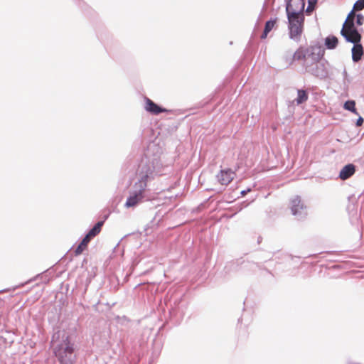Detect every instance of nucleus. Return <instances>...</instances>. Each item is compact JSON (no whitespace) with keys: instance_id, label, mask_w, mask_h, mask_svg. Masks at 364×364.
<instances>
[{"instance_id":"nucleus-15","label":"nucleus","mask_w":364,"mask_h":364,"mask_svg":"<svg viewBox=\"0 0 364 364\" xmlns=\"http://www.w3.org/2000/svg\"><path fill=\"white\" fill-rule=\"evenodd\" d=\"M309 98L308 93L304 90H297V97L295 99L296 104L301 105L306 101H307Z\"/></svg>"},{"instance_id":"nucleus-16","label":"nucleus","mask_w":364,"mask_h":364,"mask_svg":"<svg viewBox=\"0 0 364 364\" xmlns=\"http://www.w3.org/2000/svg\"><path fill=\"white\" fill-rule=\"evenodd\" d=\"M90 241V239L87 236L85 235V237L82 239L81 242L79 244V245L76 248L75 254L76 255L81 254L84 251V250L87 247V244L89 243Z\"/></svg>"},{"instance_id":"nucleus-21","label":"nucleus","mask_w":364,"mask_h":364,"mask_svg":"<svg viewBox=\"0 0 364 364\" xmlns=\"http://www.w3.org/2000/svg\"><path fill=\"white\" fill-rule=\"evenodd\" d=\"M363 121H364L363 118L362 117L359 116V117L357 119L356 123H355L356 126L357 127H360L363 124Z\"/></svg>"},{"instance_id":"nucleus-17","label":"nucleus","mask_w":364,"mask_h":364,"mask_svg":"<svg viewBox=\"0 0 364 364\" xmlns=\"http://www.w3.org/2000/svg\"><path fill=\"white\" fill-rule=\"evenodd\" d=\"M344 109L346 110H348L357 115L359 114L358 113L356 109H355V102L353 100H348L344 103L343 106Z\"/></svg>"},{"instance_id":"nucleus-9","label":"nucleus","mask_w":364,"mask_h":364,"mask_svg":"<svg viewBox=\"0 0 364 364\" xmlns=\"http://www.w3.org/2000/svg\"><path fill=\"white\" fill-rule=\"evenodd\" d=\"M144 101V109L152 114L157 115L160 113L167 112L165 108L159 107L157 104H156L148 97H145Z\"/></svg>"},{"instance_id":"nucleus-25","label":"nucleus","mask_w":364,"mask_h":364,"mask_svg":"<svg viewBox=\"0 0 364 364\" xmlns=\"http://www.w3.org/2000/svg\"><path fill=\"white\" fill-rule=\"evenodd\" d=\"M249 191H250V189H247L246 191L244 190V191H241V195L245 196Z\"/></svg>"},{"instance_id":"nucleus-20","label":"nucleus","mask_w":364,"mask_h":364,"mask_svg":"<svg viewBox=\"0 0 364 364\" xmlns=\"http://www.w3.org/2000/svg\"><path fill=\"white\" fill-rule=\"evenodd\" d=\"M364 9V0H358L353 6V10L360 11Z\"/></svg>"},{"instance_id":"nucleus-18","label":"nucleus","mask_w":364,"mask_h":364,"mask_svg":"<svg viewBox=\"0 0 364 364\" xmlns=\"http://www.w3.org/2000/svg\"><path fill=\"white\" fill-rule=\"evenodd\" d=\"M276 23V20H269V21H267L265 23V26H264V31H266V32H270L272 31V29L274 28V25Z\"/></svg>"},{"instance_id":"nucleus-10","label":"nucleus","mask_w":364,"mask_h":364,"mask_svg":"<svg viewBox=\"0 0 364 364\" xmlns=\"http://www.w3.org/2000/svg\"><path fill=\"white\" fill-rule=\"evenodd\" d=\"M235 175V173L230 169L222 170L217 175V179L220 184L227 186L233 180Z\"/></svg>"},{"instance_id":"nucleus-2","label":"nucleus","mask_w":364,"mask_h":364,"mask_svg":"<svg viewBox=\"0 0 364 364\" xmlns=\"http://www.w3.org/2000/svg\"><path fill=\"white\" fill-rule=\"evenodd\" d=\"M154 173H159L160 171L154 165V164L150 165L149 164L142 161L139 165L138 180L135 182L132 191L136 194L144 196L147 182L153 177Z\"/></svg>"},{"instance_id":"nucleus-3","label":"nucleus","mask_w":364,"mask_h":364,"mask_svg":"<svg viewBox=\"0 0 364 364\" xmlns=\"http://www.w3.org/2000/svg\"><path fill=\"white\" fill-rule=\"evenodd\" d=\"M287 16L289 22V37L295 41H299L303 31L304 14H296L295 12H291L287 14Z\"/></svg>"},{"instance_id":"nucleus-7","label":"nucleus","mask_w":364,"mask_h":364,"mask_svg":"<svg viewBox=\"0 0 364 364\" xmlns=\"http://www.w3.org/2000/svg\"><path fill=\"white\" fill-rule=\"evenodd\" d=\"M286 12L291 14L295 12L296 14H304L305 2L304 0H286Z\"/></svg>"},{"instance_id":"nucleus-8","label":"nucleus","mask_w":364,"mask_h":364,"mask_svg":"<svg viewBox=\"0 0 364 364\" xmlns=\"http://www.w3.org/2000/svg\"><path fill=\"white\" fill-rule=\"evenodd\" d=\"M306 63H307V62H306ZM306 70L311 75L320 78H323L326 76L324 66L320 63H313L311 65L306 64Z\"/></svg>"},{"instance_id":"nucleus-14","label":"nucleus","mask_w":364,"mask_h":364,"mask_svg":"<svg viewBox=\"0 0 364 364\" xmlns=\"http://www.w3.org/2000/svg\"><path fill=\"white\" fill-rule=\"evenodd\" d=\"M103 225L102 221L97 222L95 226L88 232L86 235L90 240L96 236L101 230V228Z\"/></svg>"},{"instance_id":"nucleus-23","label":"nucleus","mask_w":364,"mask_h":364,"mask_svg":"<svg viewBox=\"0 0 364 364\" xmlns=\"http://www.w3.org/2000/svg\"><path fill=\"white\" fill-rule=\"evenodd\" d=\"M317 1H318V0H308L309 4L312 5V6H316Z\"/></svg>"},{"instance_id":"nucleus-6","label":"nucleus","mask_w":364,"mask_h":364,"mask_svg":"<svg viewBox=\"0 0 364 364\" xmlns=\"http://www.w3.org/2000/svg\"><path fill=\"white\" fill-rule=\"evenodd\" d=\"M355 14L354 13L353 9L348 14L347 18L346 19L343 28L341 31V34L342 36L344 35H351V31H359V30L355 26Z\"/></svg>"},{"instance_id":"nucleus-4","label":"nucleus","mask_w":364,"mask_h":364,"mask_svg":"<svg viewBox=\"0 0 364 364\" xmlns=\"http://www.w3.org/2000/svg\"><path fill=\"white\" fill-rule=\"evenodd\" d=\"M351 35H344L343 37L347 42L352 43L353 44L351 49L352 60L354 63H358L361 60L364 54L363 47L360 43L362 36L360 31H351Z\"/></svg>"},{"instance_id":"nucleus-22","label":"nucleus","mask_w":364,"mask_h":364,"mask_svg":"<svg viewBox=\"0 0 364 364\" xmlns=\"http://www.w3.org/2000/svg\"><path fill=\"white\" fill-rule=\"evenodd\" d=\"M315 9V6H312V5H310L309 4L308 6H307V9L306 10V13H311Z\"/></svg>"},{"instance_id":"nucleus-26","label":"nucleus","mask_w":364,"mask_h":364,"mask_svg":"<svg viewBox=\"0 0 364 364\" xmlns=\"http://www.w3.org/2000/svg\"><path fill=\"white\" fill-rule=\"evenodd\" d=\"M343 76H344L345 77L347 76V72H346V70H343Z\"/></svg>"},{"instance_id":"nucleus-12","label":"nucleus","mask_w":364,"mask_h":364,"mask_svg":"<svg viewBox=\"0 0 364 364\" xmlns=\"http://www.w3.org/2000/svg\"><path fill=\"white\" fill-rule=\"evenodd\" d=\"M355 171V166L349 164L343 166V168L341 170L339 173V178L341 180H346L352 176Z\"/></svg>"},{"instance_id":"nucleus-24","label":"nucleus","mask_w":364,"mask_h":364,"mask_svg":"<svg viewBox=\"0 0 364 364\" xmlns=\"http://www.w3.org/2000/svg\"><path fill=\"white\" fill-rule=\"evenodd\" d=\"M268 33H269V32H266V31H264V30L263 33H262V36H261V38H262V39L266 38H267V35H268Z\"/></svg>"},{"instance_id":"nucleus-5","label":"nucleus","mask_w":364,"mask_h":364,"mask_svg":"<svg viewBox=\"0 0 364 364\" xmlns=\"http://www.w3.org/2000/svg\"><path fill=\"white\" fill-rule=\"evenodd\" d=\"M289 205L292 215L297 219H302L307 215L306 207L300 196H294L290 200Z\"/></svg>"},{"instance_id":"nucleus-1","label":"nucleus","mask_w":364,"mask_h":364,"mask_svg":"<svg viewBox=\"0 0 364 364\" xmlns=\"http://www.w3.org/2000/svg\"><path fill=\"white\" fill-rule=\"evenodd\" d=\"M51 347L60 363L73 364L75 358L74 341L68 332L64 330L55 332L52 337Z\"/></svg>"},{"instance_id":"nucleus-11","label":"nucleus","mask_w":364,"mask_h":364,"mask_svg":"<svg viewBox=\"0 0 364 364\" xmlns=\"http://www.w3.org/2000/svg\"><path fill=\"white\" fill-rule=\"evenodd\" d=\"M144 198V196L139 195L136 193H134L133 191H131L129 196L127 199L124 206L127 208H134L139 203H141Z\"/></svg>"},{"instance_id":"nucleus-13","label":"nucleus","mask_w":364,"mask_h":364,"mask_svg":"<svg viewBox=\"0 0 364 364\" xmlns=\"http://www.w3.org/2000/svg\"><path fill=\"white\" fill-rule=\"evenodd\" d=\"M338 43V38L334 36H329L325 39V46L328 49H334Z\"/></svg>"},{"instance_id":"nucleus-19","label":"nucleus","mask_w":364,"mask_h":364,"mask_svg":"<svg viewBox=\"0 0 364 364\" xmlns=\"http://www.w3.org/2000/svg\"><path fill=\"white\" fill-rule=\"evenodd\" d=\"M355 18H356L355 21V25L356 24L357 26H362L363 24L364 16L363 14H355Z\"/></svg>"}]
</instances>
